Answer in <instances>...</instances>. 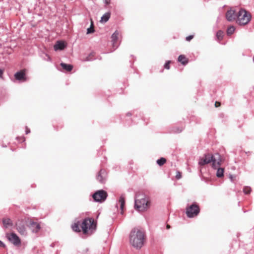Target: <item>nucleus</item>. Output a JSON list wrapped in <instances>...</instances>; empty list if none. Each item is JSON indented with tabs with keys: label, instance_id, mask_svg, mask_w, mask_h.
<instances>
[{
	"label": "nucleus",
	"instance_id": "nucleus-14",
	"mask_svg": "<svg viewBox=\"0 0 254 254\" xmlns=\"http://www.w3.org/2000/svg\"><path fill=\"white\" fill-rule=\"evenodd\" d=\"M66 45L63 41H57L54 46L55 51L63 50L64 49Z\"/></svg>",
	"mask_w": 254,
	"mask_h": 254
},
{
	"label": "nucleus",
	"instance_id": "nucleus-15",
	"mask_svg": "<svg viewBox=\"0 0 254 254\" xmlns=\"http://www.w3.org/2000/svg\"><path fill=\"white\" fill-rule=\"evenodd\" d=\"M125 204V198L123 195L120 196L118 205H120L121 213L123 214Z\"/></svg>",
	"mask_w": 254,
	"mask_h": 254
},
{
	"label": "nucleus",
	"instance_id": "nucleus-1",
	"mask_svg": "<svg viewBox=\"0 0 254 254\" xmlns=\"http://www.w3.org/2000/svg\"><path fill=\"white\" fill-rule=\"evenodd\" d=\"M222 162L223 160L220 154L217 153L213 155L211 153H206L199 158L198 165L203 166L212 163V167L216 169L218 167L221 165Z\"/></svg>",
	"mask_w": 254,
	"mask_h": 254
},
{
	"label": "nucleus",
	"instance_id": "nucleus-24",
	"mask_svg": "<svg viewBox=\"0 0 254 254\" xmlns=\"http://www.w3.org/2000/svg\"><path fill=\"white\" fill-rule=\"evenodd\" d=\"M166 162V159L165 158L162 157L157 160V164L160 166H163Z\"/></svg>",
	"mask_w": 254,
	"mask_h": 254
},
{
	"label": "nucleus",
	"instance_id": "nucleus-2",
	"mask_svg": "<svg viewBox=\"0 0 254 254\" xmlns=\"http://www.w3.org/2000/svg\"><path fill=\"white\" fill-rule=\"evenodd\" d=\"M144 233L137 228L133 229L129 235V242L132 247L140 249L143 245Z\"/></svg>",
	"mask_w": 254,
	"mask_h": 254
},
{
	"label": "nucleus",
	"instance_id": "nucleus-11",
	"mask_svg": "<svg viewBox=\"0 0 254 254\" xmlns=\"http://www.w3.org/2000/svg\"><path fill=\"white\" fill-rule=\"evenodd\" d=\"M25 69H22L20 71L17 72L14 74V77L16 79L18 80H26V77H25Z\"/></svg>",
	"mask_w": 254,
	"mask_h": 254
},
{
	"label": "nucleus",
	"instance_id": "nucleus-3",
	"mask_svg": "<svg viewBox=\"0 0 254 254\" xmlns=\"http://www.w3.org/2000/svg\"><path fill=\"white\" fill-rule=\"evenodd\" d=\"M150 203L148 198L143 194L137 193L135 199L134 208L139 212L147 210L150 207Z\"/></svg>",
	"mask_w": 254,
	"mask_h": 254
},
{
	"label": "nucleus",
	"instance_id": "nucleus-34",
	"mask_svg": "<svg viewBox=\"0 0 254 254\" xmlns=\"http://www.w3.org/2000/svg\"><path fill=\"white\" fill-rule=\"evenodd\" d=\"M5 246V245L1 241H0V247L4 248Z\"/></svg>",
	"mask_w": 254,
	"mask_h": 254
},
{
	"label": "nucleus",
	"instance_id": "nucleus-7",
	"mask_svg": "<svg viewBox=\"0 0 254 254\" xmlns=\"http://www.w3.org/2000/svg\"><path fill=\"white\" fill-rule=\"evenodd\" d=\"M107 193L106 191L101 190L95 192L92 195L93 198L95 201L103 202L107 197Z\"/></svg>",
	"mask_w": 254,
	"mask_h": 254
},
{
	"label": "nucleus",
	"instance_id": "nucleus-33",
	"mask_svg": "<svg viewBox=\"0 0 254 254\" xmlns=\"http://www.w3.org/2000/svg\"><path fill=\"white\" fill-rule=\"evenodd\" d=\"M106 4H109L111 2V0H104Z\"/></svg>",
	"mask_w": 254,
	"mask_h": 254
},
{
	"label": "nucleus",
	"instance_id": "nucleus-9",
	"mask_svg": "<svg viewBox=\"0 0 254 254\" xmlns=\"http://www.w3.org/2000/svg\"><path fill=\"white\" fill-rule=\"evenodd\" d=\"M16 229L18 232L21 235L26 234V229L24 223L22 221H19L16 223Z\"/></svg>",
	"mask_w": 254,
	"mask_h": 254
},
{
	"label": "nucleus",
	"instance_id": "nucleus-22",
	"mask_svg": "<svg viewBox=\"0 0 254 254\" xmlns=\"http://www.w3.org/2000/svg\"><path fill=\"white\" fill-rule=\"evenodd\" d=\"M216 169H217V171L216 173L217 177L219 178L223 177L224 175V169L222 168H219V167H218Z\"/></svg>",
	"mask_w": 254,
	"mask_h": 254
},
{
	"label": "nucleus",
	"instance_id": "nucleus-20",
	"mask_svg": "<svg viewBox=\"0 0 254 254\" xmlns=\"http://www.w3.org/2000/svg\"><path fill=\"white\" fill-rule=\"evenodd\" d=\"M30 225L32 227H33V232H37L40 229V225L36 222H32L30 223Z\"/></svg>",
	"mask_w": 254,
	"mask_h": 254
},
{
	"label": "nucleus",
	"instance_id": "nucleus-37",
	"mask_svg": "<svg viewBox=\"0 0 254 254\" xmlns=\"http://www.w3.org/2000/svg\"><path fill=\"white\" fill-rule=\"evenodd\" d=\"M46 56L48 57V59L50 60V57L48 55H46Z\"/></svg>",
	"mask_w": 254,
	"mask_h": 254
},
{
	"label": "nucleus",
	"instance_id": "nucleus-18",
	"mask_svg": "<svg viewBox=\"0 0 254 254\" xmlns=\"http://www.w3.org/2000/svg\"><path fill=\"white\" fill-rule=\"evenodd\" d=\"M61 65L63 69L67 71H70L73 68V66L71 64H68L62 63L61 64Z\"/></svg>",
	"mask_w": 254,
	"mask_h": 254
},
{
	"label": "nucleus",
	"instance_id": "nucleus-4",
	"mask_svg": "<svg viewBox=\"0 0 254 254\" xmlns=\"http://www.w3.org/2000/svg\"><path fill=\"white\" fill-rule=\"evenodd\" d=\"M96 224L94 219H85L81 223V228L83 233L85 235H91L96 229Z\"/></svg>",
	"mask_w": 254,
	"mask_h": 254
},
{
	"label": "nucleus",
	"instance_id": "nucleus-30",
	"mask_svg": "<svg viewBox=\"0 0 254 254\" xmlns=\"http://www.w3.org/2000/svg\"><path fill=\"white\" fill-rule=\"evenodd\" d=\"M193 38V35H190L186 37V40L188 41H190Z\"/></svg>",
	"mask_w": 254,
	"mask_h": 254
},
{
	"label": "nucleus",
	"instance_id": "nucleus-29",
	"mask_svg": "<svg viewBox=\"0 0 254 254\" xmlns=\"http://www.w3.org/2000/svg\"><path fill=\"white\" fill-rule=\"evenodd\" d=\"M171 63V61H169L166 62V63L164 65V67L166 69H170V64Z\"/></svg>",
	"mask_w": 254,
	"mask_h": 254
},
{
	"label": "nucleus",
	"instance_id": "nucleus-5",
	"mask_svg": "<svg viewBox=\"0 0 254 254\" xmlns=\"http://www.w3.org/2000/svg\"><path fill=\"white\" fill-rule=\"evenodd\" d=\"M237 17V22L239 25H244L249 22L251 19V15L245 9H241L239 11Z\"/></svg>",
	"mask_w": 254,
	"mask_h": 254
},
{
	"label": "nucleus",
	"instance_id": "nucleus-32",
	"mask_svg": "<svg viewBox=\"0 0 254 254\" xmlns=\"http://www.w3.org/2000/svg\"><path fill=\"white\" fill-rule=\"evenodd\" d=\"M4 70L3 69H0V78H2V75L3 73Z\"/></svg>",
	"mask_w": 254,
	"mask_h": 254
},
{
	"label": "nucleus",
	"instance_id": "nucleus-12",
	"mask_svg": "<svg viewBox=\"0 0 254 254\" xmlns=\"http://www.w3.org/2000/svg\"><path fill=\"white\" fill-rule=\"evenodd\" d=\"M106 174L104 170H101L97 177V179L101 183H104L106 180Z\"/></svg>",
	"mask_w": 254,
	"mask_h": 254
},
{
	"label": "nucleus",
	"instance_id": "nucleus-10",
	"mask_svg": "<svg viewBox=\"0 0 254 254\" xmlns=\"http://www.w3.org/2000/svg\"><path fill=\"white\" fill-rule=\"evenodd\" d=\"M237 16V15L235 13V11L232 9H230L228 10L226 14V18L229 21L234 20Z\"/></svg>",
	"mask_w": 254,
	"mask_h": 254
},
{
	"label": "nucleus",
	"instance_id": "nucleus-13",
	"mask_svg": "<svg viewBox=\"0 0 254 254\" xmlns=\"http://www.w3.org/2000/svg\"><path fill=\"white\" fill-rule=\"evenodd\" d=\"M119 35V33L118 31H116L112 35V42L113 47L115 48H117L118 45L117 44V41L118 39V36Z\"/></svg>",
	"mask_w": 254,
	"mask_h": 254
},
{
	"label": "nucleus",
	"instance_id": "nucleus-26",
	"mask_svg": "<svg viewBox=\"0 0 254 254\" xmlns=\"http://www.w3.org/2000/svg\"><path fill=\"white\" fill-rule=\"evenodd\" d=\"M216 37L219 41H221L223 37V32L222 31H218L216 34Z\"/></svg>",
	"mask_w": 254,
	"mask_h": 254
},
{
	"label": "nucleus",
	"instance_id": "nucleus-28",
	"mask_svg": "<svg viewBox=\"0 0 254 254\" xmlns=\"http://www.w3.org/2000/svg\"><path fill=\"white\" fill-rule=\"evenodd\" d=\"M175 177L177 180L180 179L182 178V173L179 171H177Z\"/></svg>",
	"mask_w": 254,
	"mask_h": 254
},
{
	"label": "nucleus",
	"instance_id": "nucleus-21",
	"mask_svg": "<svg viewBox=\"0 0 254 254\" xmlns=\"http://www.w3.org/2000/svg\"><path fill=\"white\" fill-rule=\"evenodd\" d=\"M178 61L185 65L188 63V60L184 55H180L178 57Z\"/></svg>",
	"mask_w": 254,
	"mask_h": 254
},
{
	"label": "nucleus",
	"instance_id": "nucleus-36",
	"mask_svg": "<svg viewBox=\"0 0 254 254\" xmlns=\"http://www.w3.org/2000/svg\"><path fill=\"white\" fill-rule=\"evenodd\" d=\"M30 132V130L29 129H27L26 130V133H28Z\"/></svg>",
	"mask_w": 254,
	"mask_h": 254
},
{
	"label": "nucleus",
	"instance_id": "nucleus-6",
	"mask_svg": "<svg viewBox=\"0 0 254 254\" xmlns=\"http://www.w3.org/2000/svg\"><path fill=\"white\" fill-rule=\"evenodd\" d=\"M200 209L198 205L193 203L187 209L186 214L188 217L192 218L197 216L199 213Z\"/></svg>",
	"mask_w": 254,
	"mask_h": 254
},
{
	"label": "nucleus",
	"instance_id": "nucleus-8",
	"mask_svg": "<svg viewBox=\"0 0 254 254\" xmlns=\"http://www.w3.org/2000/svg\"><path fill=\"white\" fill-rule=\"evenodd\" d=\"M6 237L8 240L14 245H19L21 243L19 238L14 233H11L10 234H7Z\"/></svg>",
	"mask_w": 254,
	"mask_h": 254
},
{
	"label": "nucleus",
	"instance_id": "nucleus-23",
	"mask_svg": "<svg viewBox=\"0 0 254 254\" xmlns=\"http://www.w3.org/2000/svg\"><path fill=\"white\" fill-rule=\"evenodd\" d=\"M90 21H91V25H90V27L87 29V34L92 33L94 32V25H93V22L92 21V19H91Z\"/></svg>",
	"mask_w": 254,
	"mask_h": 254
},
{
	"label": "nucleus",
	"instance_id": "nucleus-19",
	"mask_svg": "<svg viewBox=\"0 0 254 254\" xmlns=\"http://www.w3.org/2000/svg\"><path fill=\"white\" fill-rule=\"evenodd\" d=\"M111 16L110 12H107L104 14L101 18L100 22H106L108 21Z\"/></svg>",
	"mask_w": 254,
	"mask_h": 254
},
{
	"label": "nucleus",
	"instance_id": "nucleus-16",
	"mask_svg": "<svg viewBox=\"0 0 254 254\" xmlns=\"http://www.w3.org/2000/svg\"><path fill=\"white\" fill-rule=\"evenodd\" d=\"M2 223L4 226L6 228H7L9 226H12L13 225L12 221L10 219L8 218H3L2 219Z\"/></svg>",
	"mask_w": 254,
	"mask_h": 254
},
{
	"label": "nucleus",
	"instance_id": "nucleus-31",
	"mask_svg": "<svg viewBox=\"0 0 254 254\" xmlns=\"http://www.w3.org/2000/svg\"><path fill=\"white\" fill-rule=\"evenodd\" d=\"M221 106V103L218 101H216L215 103V107L217 108L218 107H220Z\"/></svg>",
	"mask_w": 254,
	"mask_h": 254
},
{
	"label": "nucleus",
	"instance_id": "nucleus-25",
	"mask_svg": "<svg viewBox=\"0 0 254 254\" xmlns=\"http://www.w3.org/2000/svg\"><path fill=\"white\" fill-rule=\"evenodd\" d=\"M235 28L234 26H231L228 28L227 33L229 35H232L235 31Z\"/></svg>",
	"mask_w": 254,
	"mask_h": 254
},
{
	"label": "nucleus",
	"instance_id": "nucleus-17",
	"mask_svg": "<svg viewBox=\"0 0 254 254\" xmlns=\"http://www.w3.org/2000/svg\"><path fill=\"white\" fill-rule=\"evenodd\" d=\"M81 223L79 222L74 223L72 225V229L75 232H79L81 231Z\"/></svg>",
	"mask_w": 254,
	"mask_h": 254
},
{
	"label": "nucleus",
	"instance_id": "nucleus-35",
	"mask_svg": "<svg viewBox=\"0 0 254 254\" xmlns=\"http://www.w3.org/2000/svg\"><path fill=\"white\" fill-rule=\"evenodd\" d=\"M166 228L167 229H169L170 228V226L169 225L167 224L166 226Z\"/></svg>",
	"mask_w": 254,
	"mask_h": 254
},
{
	"label": "nucleus",
	"instance_id": "nucleus-27",
	"mask_svg": "<svg viewBox=\"0 0 254 254\" xmlns=\"http://www.w3.org/2000/svg\"><path fill=\"white\" fill-rule=\"evenodd\" d=\"M251 190V188L249 187H245L243 189L244 192L246 194L250 193Z\"/></svg>",
	"mask_w": 254,
	"mask_h": 254
}]
</instances>
